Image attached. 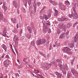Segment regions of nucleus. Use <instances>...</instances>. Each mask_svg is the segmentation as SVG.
<instances>
[{
  "instance_id": "f03ea898",
  "label": "nucleus",
  "mask_w": 78,
  "mask_h": 78,
  "mask_svg": "<svg viewBox=\"0 0 78 78\" xmlns=\"http://www.w3.org/2000/svg\"><path fill=\"white\" fill-rule=\"evenodd\" d=\"M48 30V33L50 34L51 33V30L49 27H46L45 25H44L43 29V32L45 33L47 32Z\"/></svg>"
},
{
  "instance_id": "0e129e2a",
  "label": "nucleus",
  "mask_w": 78,
  "mask_h": 78,
  "mask_svg": "<svg viewBox=\"0 0 78 78\" xmlns=\"http://www.w3.org/2000/svg\"><path fill=\"white\" fill-rule=\"evenodd\" d=\"M46 7H44L43 8V10H44V9H45L46 8Z\"/></svg>"
},
{
  "instance_id": "6e6d98bb",
  "label": "nucleus",
  "mask_w": 78,
  "mask_h": 78,
  "mask_svg": "<svg viewBox=\"0 0 78 78\" xmlns=\"http://www.w3.org/2000/svg\"><path fill=\"white\" fill-rule=\"evenodd\" d=\"M69 16L70 18H71L73 16V15L70 14Z\"/></svg>"
},
{
  "instance_id": "ddd939ff",
  "label": "nucleus",
  "mask_w": 78,
  "mask_h": 78,
  "mask_svg": "<svg viewBox=\"0 0 78 78\" xmlns=\"http://www.w3.org/2000/svg\"><path fill=\"white\" fill-rule=\"evenodd\" d=\"M60 20L62 21H66L68 20V19L65 18V16H63L61 18Z\"/></svg>"
},
{
  "instance_id": "473e14b6",
  "label": "nucleus",
  "mask_w": 78,
  "mask_h": 78,
  "mask_svg": "<svg viewBox=\"0 0 78 78\" xmlns=\"http://www.w3.org/2000/svg\"><path fill=\"white\" fill-rule=\"evenodd\" d=\"M27 1L28 2V3H29V4L30 5L31 3L32 0H27Z\"/></svg>"
},
{
  "instance_id": "09e8293b",
  "label": "nucleus",
  "mask_w": 78,
  "mask_h": 78,
  "mask_svg": "<svg viewBox=\"0 0 78 78\" xmlns=\"http://www.w3.org/2000/svg\"><path fill=\"white\" fill-rule=\"evenodd\" d=\"M52 48V47H51V44L50 46V48H49V50H50L51 49V48Z\"/></svg>"
},
{
  "instance_id": "de8ad7c7",
  "label": "nucleus",
  "mask_w": 78,
  "mask_h": 78,
  "mask_svg": "<svg viewBox=\"0 0 78 78\" xmlns=\"http://www.w3.org/2000/svg\"><path fill=\"white\" fill-rule=\"evenodd\" d=\"M4 9H5V10H6V9H7V7H5V6L4 5Z\"/></svg>"
},
{
  "instance_id": "20e7f679",
  "label": "nucleus",
  "mask_w": 78,
  "mask_h": 78,
  "mask_svg": "<svg viewBox=\"0 0 78 78\" xmlns=\"http://www.w3.org/2000/svg\"><path fill=\"white\" fill-rule=\"evenodd\" d=\"M59 6L61 9H62L64 11L66 9V6L64 5L61 2H60L59 3Z\"/></svg>"
},
{
  "instance_id": "a878e982",
  "label": "nucleus",
  "mask_w": 78,
  "mask_h": 78,
  "mask_svg": "<svg viewBox=\"0 0 78 78\" xmlns=\"http://www.w3.org/2000/svg\"><path fill=\"white\" fill-rule=\"evenodd\" d=\"M62 74L60 73H58L57 74V78H61Z\"/></svg>"
},
{
  "instance_id": "c756f323",
  "label": "nucleus",
  "mask_w": 78,
  "mask_h": 78,
  "mask_svg": "<svg viewBox=\"0 0 78 78\" xmlns=\"http://www.w3.org/2000/svg\"><path fill=\"white\" fill-rule=\"evenodd\" d=\"M30 45L33 46H34L35 45L34 41H31V43H30Z\"/></svg>"
},
{
  "instance_id": "4be33fe9",
  "label": "nucleus",
  "mask_w": 78,
  "mask_h": 78,
  "mask_svg": "<svg viewBox=\"0 0 78 78\" xmlns=\"http://www.w3.org/2000/svg\"><path fill=\"white\" fill-rule=\"evenodd\" d=\"M72 26V24L71 23H69L67 24V28H70Z\"/></svg>"
},
{
  "instance_id": "e2e57ef3",
  "label": "nucleus",
  "mask_w": 78,
  "mask_h": 78,
  "mask_svg": "<svg viewBox=\"0 0 78 78\" xmlns=\"http://www.w3.org/2000/svg\"><path fill=\"white\" fill-rule=\"evenodd\" d=\"M65 68H63L62 69V71H65Z\"/></svg>"
},
{
  "instance_id": "423d86ee",
  "label": "nucleus",
  "mask_w": 78,
  "mask_h": 78,
  "mask_svg": "<svg viewBox=\"0 0 78 78\" xmlns=\"http://www.w3.org/2000/svg\"><path fill=\"white\" fill-rule=\"evenodd\" d=\"M1 20H2L5 22L7 21V20L6 19H5L3 16V14L2 12H0V22L1 21Z\"/></svg>"
},
{
  "instance_id": "a211bd4d",
  "label": "nucleus",
  "mask_w": 78,
  "mask_h": 78,
  "mask_svg": "<svg viewBox=\"0 0 78 78\" xmlns=\"http://www.w3.org/2000/svg\"><path fill=\"white\" fill-rule=\"evenodd\" d=\"M33 6L34 8V12L35 13L36 11V9H37L36 5L35 3L34 4Z\"/></svg>"
},
{
  "instance_id": "4468645a",
  "label": "nucleus",
  "mask_w": 78,
  "mask_h": 78,
  "mask_svg": "<svg viewBox=\"0 0 78 78\" xmlns=\"http://www.w3.org/2000/svg\"><path fill=\"white\" fill-rule=\"evenodd\" d=\"M74 44H75V43L74 42V41H72V43L69 44V45L70 48H73V47H74Z\"/></svg>"
},
{
  "instance_id": "72a5a7b5",
  "label": "nucleus",
  "mask_w": 78,
  "mask_h": 78,
  "mask_svg": "<svg viewBox=\"0 0 78 78\" xmlns=\"http://www.w3.org/2000/svg\"><path fill=\"white\" fill-rule=\"evenodd\" d=\"M77 24H78V22H76L74 24H73V27H74Z\"/></svg>"
},
{
  "instance_id": "2f4dec72",
  "label": "nucleus",
  "mask_w": 78,
  "mask_h": 78,
  "mask_svg": "<svg viewBox=\"0 0 78 78\" xmlns=\"http://www.w3.org/2000/svg\"><path fill=\"white\" fill-rule=\"evenodd\" d=\"M44 18L46 20H47L48 19V17L47 15H44Z\"/></svg>"
},
{
  "instance_id": "1a4fd4ad",
  "label": "nucleus",
  "mask_w": 78,
  "mask_h": 78,
  "mask_svg": "<svg viewBox=\"0 0 78 78\" xmlns=\"http://www.w3.org/2000/svg\"><path fill=\"white\" fill-rule=\"evenodd\" d=\"M74 39L75 42L78 44V33H77V34L76 35V36L75 37Z\"/></svg>"
},
{
  "instance_id": "49530a36",
  "label": "nucleus",
  "mask_w": 78,
  "mask_h": 78,
  "mask_svg": "<svg viewBox=\"0 0 78 78\" xmlns=\"http://www.w3.org/2000/svg\"><path fill=\"white\" fill-rule=\"evenodd\" d=\"M60 44L59 43H57L56 44V46L57 47L59 46Z\"/></svg>"
},
{
  "instance_id": "c03bdc74",
  "label": "nucleus",
  "mask_w": 78,
  "mask_h": 78,
  "mask_svg": "<svg viewBox=\"0 0 78 78\" xmlns=\"http://www.w3.org/2000/svg\"><path fill=\"white\" fill-rule=\"evenodd\" d=\"M74 62V60H72V61L71 62V64L72 66H73V65Z\"/></svg>"
},
{
  "instance_id": "9b49d317",
  "label": "nucleus",
  "mask_w": 78,
  "mask_h": 78,
  "mask_svg": "<svg viewBox=\"0 0 78 78\" xmlns=\"http://www.w3.org/2000/svg\"><path fill=\"white\" fill-rule=\"evenodd\" d=\"M71 71L73 74H76L78 75V73L74 68L72 69Z\"/></svg>"
},
{
  "instance_id": "603ef678",
  "label": "nucleus",
  "mask_w": 78,
  "mask_h": 78,
  "mask_svg": "<svg viewBox=\"0 0 78 78\" xmlns=\"http://www.w3.org/2000/svg\"><path fill=\"white\" fill-rule=\"evenodd\" d=\"M56 61H57V62H60V60H56Z\"/></svg>"
},
{
  "instance_id": "393cba45",
  "label": "nucleus",
  "mask_w": 78,
  "mask_h": 78,
  "mask_svg": "<svg viewBox=\"0 0 78 78\" xmlns=\"http://www.w3.org/2000/svg\"><path fill=\"white\" fill-rule=\"evenodd\" d=\"M39 53L40 54H41V55L43 56H44V57L46 58V56L45 54H44V53H42V52H40Z\"/></svg>"
},
{
  "instance_id": "a19ab883",
  "label": "nucleus",
  "mask_w": 78,
  "mask_h": 78,
  "mask_svg": "<svg viewBox=\"0 0 78 78\" xmlns=\"http://www.w3.org/2000/svg\"><path fill=\"white\" fill-rule=\"evenodd\" d=\"M73 60L74 61V60H76V57H73Z\"/></svg>"
},
{
  "instance_id": "c9c22d12",
  "label": "nucleus",
  "mask_w": 78,
  "mask_h": 78,
  "mask_svg": "<svg viewBox=\"0 0 78 78\" xmlns=\"http://www.w3.org/2000/svg\"><path fill=\"white\" fill-rule=\"evenodd\" d=\"M20 27V25L19 24H17V28H18V27Z\"/></svg>"
},
{
  "instance_id": "37998d69",
  "label": "nucleus",
  "mask_w": 78,
  "mask_h": 78,
  "mask_svg": "<svg viewBox=\"0 0 78 78\" xmlns=\"http://www.w3.org/2000/svg\"><path fill=\"white\" fill-rule=\"evenodd\" d=\"M38 6H39L41 4V3L40 2H38L37 3Z\"/></svg>"
},
{
  "instance_id": "7ed1b4c3",
  "label": "nucleus",
  "mask_w": 78,
  "mask_h": 78,
  "mask_svg": "<svg viewBox=\"0 0 78 78\" xmlns=\"http://www.w3.org/2000/svg\"><path fill=\"white\" fill-rule=\"evenodd\" d=\"M45 42V39H43L37 41L36 42V44H37V45H38L41 44H44Z\"/></svg>"
},
{
  "instance_id": "69168bd1",
  "label": "nucleus",
  "mask_w": 78,
  "mask_h": 78,
  "mask_svg": "<svg viewBox=\"0 0 78 78\" xmlns=\"http://www.w3.org/2000/svg\"><path fill=\"white\" fill-rule=\"evenodd\" d=\"M3 75H2V76H1L0 77V78H3Z\"/></svg>"
},
{
  "instance_id": "39448f33",
  "label": "nucleus",
  "mask_w": 78,
  "mask_h": 78,
  "mask_svg": "<svg viewBox=\"0 0 78 78\" xmlns=\"http://www.w3.org/2000/svg\"><path fill=\"white\" fill-rule=\"evenodd\" d=\"M10 61L9 59L5 60L4 62V66L5 67H8L9 65Z\"/></svg>"
},
{
  "instance_id": "e433bc0d",
  "label": "nucleus",
  "mask_w": 78,
  "mask_h": 78,
  "mask_svg": "<svg viewBox=\"0 0 78 78\" xmlns=\"http://www.w3.org/2000/svg\"><path fill=\"white\" fill-rule=\"evenodd\" d=\"M23 1L25 4H27V0H23Z\"/></svg>"
},
{
  "instance_id": "5701e85b",
  "label": "nucleus",
  "mask_w": 78,
  "mask_h": 78,
  "mask_svg": "<svg viewBox=\"0 0 78 78\" xmlns=\"http://www.w3.org/2000/svg\"><path fill=\"white\" fill-rule=\"evenodd\" d=\"M76 5L77 4H76V3L75 4V5H74V7H73V11H74V13H75L76 12L75 8L76 7Z\"/></svg>"
},
{
  "instance_id": "ea45409f",
  "label": "nucleus",
  "mask_w": 78,
  "mask_h": 78,
  "mask_svg": "<svg viewBox=\"0 0 78 78\" xmlns=\"http://www.w3.org/2000/svg\"><path fill=\"white\" fill-rule=\"evenodd\" d=\"M66 34V33H64V34L61 35H63L64 38L65 37V36H66V35H65Z\"/></svg>"
},
{
  "instance_id": "774afa93",
  "label": "nucleus",
  "mask_w": 78,
  "mask_h": 78,
  "mask_svg": "<svg viewBox=\"0 0 78 78\" xmlns=\"http://www.w3.org/2000/svg\"><path fill=\"white\" fill-rule=\"evenodd\" d=\"M5 78H8V76H5Z\"/></svg>"
},
{
  "instance_id": "864d4df0",
  "label": "nucleus",
  "mask_w": 78,
  "mask_h": 78,
  "mask_svg": "<svg viewBox=\"0 0 78 78\" xmlns=\"http://www.w3.org/2000/svg\"><path fill=\"white\" fill-rule=\"evenodd\" d=\"M28 66H29V67L33 68V67L31 65H28Z\"/></svg>"
},
{
  "instance_id": "5fc2aeb1",
  "label": "nucleus",
  "mask_w": 78,
  "mask_h": 78,
  "mask_svg": "<svg viewBox=\"0 0 78 78\" xmlns=\"http://www.w3.org/2000/svg\"><path fill=\"white\" fill-rule=\"evenodd\" d=\"M6 58H9V57L8 55H6Z\"/></svg>"
},
{
  "instance_id": "f704fd0d",
  "label": "nucleus",
  "mask_w": 78,
  "mask_h": 78,
  "mask_svg": "<svg viewBox=\"0 0 78 78\" xmlns=\"http://www.w3.org/2000/svg\"><path fill=\"white\" fill-rule=\"evenodd\" d=\"M46 24L49 25H50V23L49 21H47L46 23Z\"/></svg>"
},
{
  "instance_id": "79ce46f5",
  "label": "nucleus",
  "mask_w": 78,
  "mask_h": 78,
  "mask_svg": "<svg viewBox=\"0 0 78 78\" xmlns=\"http://www.w3.org/2000/svg\"><path fill=\"white\" fill-rule=\"evenodd\" d=\"M16 77H17V76L19 77V74L18 73H16Z\"/></svg>"
},
{
  "instance_id": "338daca9",
  "label": "nucleus",
  "mask_w": 78,
  "mask_h": 78,
  "mask_svg": "<svg viewBox=\"0 0 78 78\" xmlns=\"http://www.w3.org/2000/svg\"><path fill=\"white\" fill-rule=\"evenodd\" d=\"M23 62H25V61H26L25 59L24 58V59H23Z\"/></svg>"
},
{
  "instance_id": "8fccbe9b",
  "label": "nucleus",
  "mask_w": 78,
  "mask_h": 78,
  "mask_svg": "<svg viewBox=\"0 0 78 78\" xmlns=\"http://www.w3.org/2000/svg\"><path fill=\"white\" fill-rule=\"evenodd\" d=\"M15 51H16V54H17V53H18V52L16 49V48H15Z\"/></svg>"
},
{
  "instance_id": "aec40b11",
  "label": "nucleus",
  "mask_w": 78,
  "mask_h": 78,
  "mask_svg": "<svg viewBox=\"0 0 78 78\" xmlns=\"http://www.w3.org/2000/svg\"><path fill=\"white\" fill-rule=\"evenodd\" d=\"M58 14V11L57 10H55V13H54V16H56Z\"/></svg>"
},
{
  "instance_id": "f257e3e1",
  "label": "nucleus",
  "mask_w": 78,
  "mask_h": 78,
  "mask_svg": "<svg viewBox=\"0 0 78 78\" xmlns=\"http://www.w3.org/2000/svg\"><path fill=\"white\" fill-rule=\"evenodd\" d=\"M58 27L59 28L57 29V33L59 34L61 31V30H64V31L65 32V29L67 28V27L66 25H64V23H60L58 25Z\"/></svg>"
},
{
  "instance_id": "13d9d810",
  "label": "nucleus",
  "mask_w": 78,
  "mask_h": 78,
  "mask_svg": "<svg viewBox=\"0 0 78 78\" xmlns=\"http://www.w3.org/2000/svg\"><path fill=\"white\" fill-rule=\"evenodd\" d=\"M70 76V75L69 74H68L67 77L68 78H69Z\"/></svg>"
},
{
  "instance_id": "0eeeda50",
  "label": "nucleus",
  "mask_w": 78,
  "mask_h": 78,
  "mask_svg": "<svg viewBox=\"0 0 78 78\" xmlns=\"http://www.w3.org/2000/svg\"><path fill=\"white\" fill-rule=\"evenodd\" d=\"M15 40V44L17 46L18 45V41H19V37H17L16 35H15L13 38V40Z\"/></svg>"
},
{
  "instance_id": "bb28decb",
  "label": "nucleus",
  "mask_w": 78,
  "mask_h": 78,
  "mask_svg": "<svg viewBox=\"0 0 78 78\" xmlns=\"http://www.w3.org/2000/svg\"><path fill=\"white\" fill-rule=\"evenodd\" d=\"M70 51L71 50H69L67 51V53L69 54V55H72V54H73V53L72 51Z\"/></svg>"
},
{
  "instance_id": "dca6fc26",
  "label": "nucleus",
  "mask_w": 78,
  "mask_h": 78,
  "mask_svg": "<svg viewBox=\"0 0 78 78\" xmlns=\"http://www.w3.org/2000/svg\"><path fill=\"white\" fill-rule=\"evenodd\" d=\"M49 1L53 5H56L57 4V3L53 1V0H49Z\"/></svg>"
},
{
  "instance_id": "4c0bfd02",
  "label": "nucleus",
  "mask_w": 78,
  "mask_h": 78,
  "mask_svg": "<svg viewBox=\"0 0 78 78\" xmlns=\"http://www.w3.org/2000/svg\"><path fill=\"white\" fill-rule=\"evenodd\" d=\"M22 32H23V30H22V29H21V30H20V36H21L22 35Z\"/></svg>"
},
{
  "instance_id": "b1692460",
  "label": "nucleus",
  "mask_w": 78,
  "mask_h": 78,
  "mask_svg": "<svg viewBox=\"0 0 78 78\" xmlns=\"http://www.w3.org/2000/svg\"><path fill=\"white\" fill-rule=\"evenodd\" d=\"M26 36L27 38H28V39H30L31 37V35L29 34H27Z\"/></svg>"
},
{
  "instance_id": "9d476101",
  "label": "nucleus",
  "mask_w": 78,
  "mask_h": 78,
  "mask_svg": "<svg viewBox=\"0 0 78 78\" xmlns=\"http://www.w3.org/2000/svg\"><path fill=\"white\" fill-rule=\"evenodd\" d=\"M12 3H13L14 6H15L16 8H18H18H19V6H18V5L17 3L15 1L12 2Z\"/></svg>"
},
{
  "instance_id": "58836bf2",
  "label": "nucleus",
  "mask_w": 78,
  "mask_h": 78,
  "mask_svg": "<svg viewBox=\"0 0 78 78\" xmlns=\"http://www.w3.org/2000/svg\"><path fill=\"white\" fill-rule=\"evenodd\" d=\"M40 18L41 19V20H44V16H40Z\"/></svg>"
},
{
  "instance_id": "2eb2a0df",
  "label": "nucleus",
  "mask_w": 78,
  "mask_h": 78,
  "mask_svg": "<svg viewBox=\"0 0 78 78\" xmlns=\"http://www.w3.org/2000/svg\"><path fill=\"white\" fill-rule=\"evenodd\" d=\"M74 14H72L73 17L74 18V19H76L78 17V14L76 13H74Z\"/></svg>"
},
{
  "instance_id": "bf43d9fd",
  "label": "nucleus",
  "mask_w": 78,
  "mask_h": 78,
  "mask_svg": "<svg viewBox=\"0 0 78 78\" xmlns=\"http://www.w3.org/2000/svg\"><path fill=\"white\" fill-rule=\"evenodd\" d=\"M12 51L13 52V53H14V55H15L16 56V53H15V52H14L13 50V49H12Z\"/></svg>"
},
{
  "instance_id": "052dcab7",
  "label": "nucleus",
  "mask_w": 78,
  "mask_h": 78,
  "mask_svg": "<svg viewBox=\"0 0 78 78\" xmlns=\"http://www.w3.org/2000/svg\"><path fill=\"white\" fill-rule=\"evenodd\" d=\"M26 63L27 64L28 66L29 65V62H26Z\"/></svg>"
},
{
  "instance_id": "3c124183",
  "label": "nucleus",
  "mask_w": 78,
  "mask_h": 78,
  "mask_svg": "<svg viewBox=\"0 0 78 78\" xmlns=\"http://www.w3.org/2000/svg\"><path fill=\"white\" fill-rule=\"evenodd\" d=\"M69 31H67L66 33H66V34H65V35H67L69 34Z\"/></svg>"
},
{
  "instance_id": "412c9836",
  "label": "nucleus",
  "mask_w": 78,
  "mask_h": 78,
  "mask_svg": "<svg viewBox=\"0 0 78 78\" xmlns=\"http://www.w3.org/2000/svg\"><path fill=\"white\" fill-rule=\"evenodd\" d=\"M2 47L5 50V51H6L7 49V47L5 46V45L4 44H3L2 45Z\"/></svg>"
},
{
  "instance_id": "4d7b16f0",
  "label": "nucleus",
  "mask_w": 78,
  "mask_h": 78,
  "mask_svg": "<svg viewBox=\"0 0 78 78\" xmlns=\"http://www.w3.org/2000/svg\"><path fill=\"white\" fill-rule=\"evenodd\" d=\"M3 3V2L2 1L0 0V5H1V4H2Z\"/></svg>"
},
{
  "instance_id": "f3484780",
  "label": "nucleus",
  "mask_w": 78,
  "mask_h": 78,
  "mask_svg": "<svg viewBox=\"0 0 78 78\" xmlns=\"http://www.w3.org/2000/svg\"><path fill=\"white\" fill-rule=\"evenodd\" d=\"M11 21H12V22L14 23H16V19H15V18H11Z\"/></svg>"
},
{
  "instance_id": "6ab92c4d",
  "label": "nucleus",
  "mask_w": 78,
  "mask_h": 78,
  "mask_svg": "<svg viewBox=\"0 0 78 78\" xmlns=\"http://www.w3.org/2000/svg\"><path fill=\"white\" fill-rule=\"evenodd\" d=\"M27 30H28V31H29V33H30V34L31 33L32 30L31 29L30 27L29 26L27 27Z\"/></svg>"
},
{
  "instance_id": "680f3d73",
  "label": "nucleus",
  "mask_w": 78,
  "mask_h": 78,
  "mask_svg": "<svg viewBox=\"0 0 78 78\" xmlns=\"http://www.w3.org/2000/svg\"><path fill=\"white\" fill-rule=\"evenodd\" d=\"M58 66H59L60 68H60H62V65H58Z\"/></svg>"
},
{
  "instance_id": "6e6552de",
  "label": "nucleus",
  "mask_w": 78,
  "mask_h": 78,
  "mask_svg": "<svg viewBox=\"0 0 78 78\" xmlns=\"http://www.w3.org/2000/svg\"><path fill=\"white\" fill-rule=\"evenodd\" d=\"M7 32V30L6 29V27H4L3 31V34L2 35L5 37H7V35L6 34V32Z\"/></svg>"
},
{
  "instance_id": "f8f14e48",
  "label": "nucleus",
  "mask_w": 78,
  "mask_h": 78,
  "mask_svg": "<svg viewBox=\"0 0 78 78\" xmlns=\"http://www.w3.org/2000/svg\"><path fill=\"white\" fill-rule=\"evenodd\" d=\"M69 50H71V49L70 48L67 47H65L62 49L63 51H66L67 53V51Z\"/></svg>"
},
{
  "instance_id": "a18cd8bd",
  "label": "nucleus",
  "mask_w": 78,
  "mask_h": 78,
  "mask_svg": "<svg viewBox=\"0 0 78 78\" xmlns=\"http://www.w3.org/2000/svg\"><path fill=\"white\" fill-rule=\"evenodd\" d=\"M59 38H62V39L63 38H64L63 36V35H61V36H60Z\"/></svg>"
},
{
  "instance_id": "7c9ffc66",
  "label": "nucleus",
  "mask_w": 78,
  "mask_h": 78,
  "mask_svg": "<svg viewBox=\"0 0 78 78\" xmlns=\"http://www.w3.org/2000/svg\"><path fill=\"white\" fill-rule=\"evenodd\" d=\"M51 10H49V13L48 14V16H51Z\"/></svg>"
},
{
  "instance_id": "cd10ccee",
  "label": "nucleus",
  "mask_w": 78,
  "mask_h": 78,
  "mask_svg": "<svg viewBox=\"0 0 78 78\" xmlns=\"http://www.w3.org/2000/svg\"><path fill=\"white\" fill-rule=\"evenodd\" d=\"M13 32H14L15 33H16L18 32L17 29H16V28L14 29V30H13Z\"/></svg>"
},
{
  "instance_id": "c85d7f7f",
  "label": "nucleus",
  "mask_w": 78,
  "mask_h": 78,
  "mask_svg": "<svg viewBox=\"0 0 78 78\" xmlns=\"http://www.w3.org/2000/svg\"><path fill=\"white\" fill-rule=\"evenodd\" d=\"M65 4L67 5V6H69L70 4L69 2L68 1H66L65 2Z\"/></svg>"
}]
</instances>
